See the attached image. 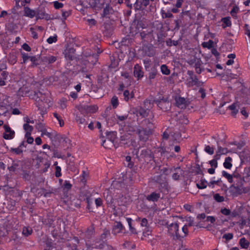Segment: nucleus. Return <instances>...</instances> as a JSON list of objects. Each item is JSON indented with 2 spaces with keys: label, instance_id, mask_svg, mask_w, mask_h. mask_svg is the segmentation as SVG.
Returning <instances> with one entry per match:
<instances>
[{
  "label": "nucleus",
  "instance_id": "f257e3e1",
  "mask_svg": "<svg viewBox=\"0 0 250 250\" xmlns=\"http://www.w3.org/2000/svg\"><path fill=\"white\" fill-rule=\"evenodd\" d=\"M129 131H136L138 136L139 140L143 143H146L149 139L150 135L152 134V130L149 127H144L141 126H136L135 127L130 126L129 127Z\"/></svg>",
  "mask_w": 250,
  "mask_h": 250
},
{
  "label": "nucleus",
  "instance_id": "f03ea898",
  "mask_svg": "<svg viewBox=\"0 0 250 250\" xmlns=\"http://www.w3.org/2000/svg\"><path fill=\"white\" fill-rule=\"evenodd\" d=\"M230 192L233 196H237L241 194L244 192L243 187V180L241 179V181L235 184L232 185L230 187Z\"/></svg>",
  "mask_w": 250,
  "mask_h": 250
},
{
  "label": "nucleus",
  "instance_id": "7ed1b4c3",
  "mask_svg": "<svg viewBox=\"0 0 250 250\" xmlns=\"http://www.w3.org/2000/svg\"><path fill=\"white\" fill-rule=\"evenodd\" d=\"M33 98L35 99L37 103H39V102L41 101L44 103L48 104L50 102L49 93H42L40 91L35 92Z\"/></svg>",
  "mask_w": 250,
  "mask_h": 250
},
{
  "label": "nucleus",
  "instance_id": "20e7f679",
  "mask_svg": "<svg viewBox=\"0 0 250 250\" xmlns=\"http://www.w3.org/2000/svg\"><path fill=\"white\" fill-rule=\"evenodd\" d=\"M142 51L143 56L153 57L155 54L154 47L151 44L144 45Z\"/></svg>",
  "mask_w": 250,
  "mask_h": 250
},
{
  "label": "nucleus",
  "instance_id": "39448f33",
  "mask_svg": "<svg viewBox=\"0 0 250 250\" xmlns=\"http://www.w3.org/2000/svg\"><path fill=\"white\" fill-rule=\"evenodd\" d=\"M86 246L87 249H103V250H114V248L111 246L106 244L104 242H100L99 244L95 242V243L92 244V246L86 243Z\"/></svg>",
  "mask_w": 250,
  "mask_h": 250
},
{
  "label": "nucleus",
  "instance_id": "423d86ee",
  "mask_svg": "<svg viewBox=\"0 0 250 250\" xmlns=\"http://www.w3.org/2000/svg\"><path fill=\"white\" fill-rule=\"evenodd\" d=\"M155 103L158 107L164 111H167L170 109L171 104L167 98H162L160 100L156 101Z\"/></svg>",
  "mask_w": 250,
  "mask_h": 250
},
{
  "label": "nucleus",
  "instance_id": "0eeeda50",
  "mask_svg": "<svg viewBox=\"0 0 250 250\" xmlns=\"http://www.w3.org/2000/svg\"><path fill=\"white\" fill-rule=\"evenodd\" d=\"M176 105L181 109L186 108L188 105L189 102L185 98L179 96L175 98Z\"/></svg>",
  "mask_w": 250,
  "mask_h": 250
},
{
  "label": "nucleus",
  "instance_id": "6e6552de",
  "mask_svg": "<svg viewBox=\"0 0 250 250\" xmlns=\"http://www.w3.org/2000/svg\"><path fill=\"white\" fill-rule=\"evenodd\" d=\"M79 110L81 112L85 113H95L98 110V107L95 105L81 104Z\"/></svg>",
  "mask_w": 250,
  "mask_h": 250
},
{
  "label": "nucleus",
  "instance_id": "1a4fd4ad",
  "mask_svg": "<svg viewBox=\"0 0 250 250\" xmlns=\"http://www.w3.org/2000/svg\"><path fill=\"white\" fill-rule=\"evenodd\" d=\"M124 230H125V228L121 222H115L112 228V233L117 235Z\"/></svg>",
  "mask_w": 250,
  "mask_h": 250
},
{
  "label": "nucleus",
  "instance_id": "9d476101",
  "mask_svg": "<svg viewBox=\"0 0 250 250\" xmlns=\"http://www.w3.org/2000/svg\"><path fill=\"white\" fill-rule=\"evenodd\" d=\"M104 4V2L101 0H89V5L96 10L102 9Z\"/></svg>",
  "mask_w": 250,
  "mask_h": 250
},
{
  "label": "nucleus",
  "instance_id": "9b49d317",
  "mask_svg": "<svg viewBox=\"0 0 250 250\" xmlns=\"http://www.w3.org/2000/svg\"><path fill=\"white\" fill-rule=\"evenodd\" d=\"M160 198V193L154 191L148 195L146 197V199L149 202H157Z\"/></svg>",
  "mask_w": 250,
  "mask_h": 250
},
{
  "label": "nucleus",
  "instance_id": "f8f14e48",
  "mask_svg": "<svg viewBox=\"0 0 250 250\" xmlns=\"http://www.w3.org/2000/svg\"><path fill=\"white\" fill-rule=\"evenodd\" d=\"M168 230L169 233L172 235L176 236L178 235L179 226L177 223H171L168 227Z\"/></svg>",
  "mask_w": 250,
  "mask_h": 250
},
{
  "label": "nucleus",
  "instance_id": "ddd939ff",
  "mask_svg": "<svg viewBox=\"0 0 250 250\" xmlns=\"http://www.w3.org/2000/svg\"><path fill=\"white\" fill-rule=\"evenodd\" d=\"M134 75L138 79L142 78L144 76L142 67L138 64H136L134 66Z\"/></svg>",
  "mask_w": 250,
  "mask_h": 250
},
{
  "label": "nucleus",
  "instance_id": "4468645a",
  "mask_svg": "<svg viewBox=\"0 0 250 250\" xmlns=\"http://www.w3.org/2000/svg\"><path fill=\"white\" fill-rule=\"evenodd\" d=\"M189 81L188 82V85L189 86H192L196 85L198 87H200L203 85V82L199 81L197 78V76H193L192 77L189 78Z\"/></svg>",
  "mask_w": 250,
  "mask_h": 250
},
{
  "label": "nucleus",
  "instance_id": "2eb2a0df",
  "mask_svg": "<svg viewBox=\"0 0 250 250\" xmlns=\"http://www.w3.org/2000/svg\"><path fill=\"white\" fill-rule=\"evenodd\" d=\"M37 14V11L31 9L29 7H24V16L30 18H33L36 17Z\"/></svg>",
  "mask_w": 250,
  "mask_h": 250
},
{
  "label": "nucleus",
  "instance_id": "dca6fc26",
  "mask_svg": "<svg viewBox=\"0 0 250 250\" xmlns=\"http://www.w3.org/2000/svg\"><path fill=\"white\" fill-rule=\"evenodd\" d=\"M114 10L111 6L107 3L106 6L104 8L102 16L104 17H108L109 16L113 13Z\"/></svg>",
  "mask_w": 250,
  "mask_h": 250
},
{
  "label": "nucleus",
  "instance_id": "f3484780",
  "mask_svg": "<svg viewBox=\"0 0 250 250\" xmlns=\"http://www.w3.org/2000/svg\"><path fill=\"white\" fill-rule=\"evenodd\" d=\"M107 139L111 145H113V143L117 138L116 132H108L106 133Z\"/></svg>",
  "mask_w": 250,
  "mask_h": 250
},
{
  "label": "nucleus",
  "instance_id": "a211bd4d",
  "mask_svg": "<svg viewBox=\"0 0 250 250\" xmlns=\"http://www.w3.org/2000/svg\"><path fill=\"white\" fill-rule=\"evenodd\" d=\"M229 150L227 148L222 147L221 146H218V149L216 152L215 157L219 159L221 155H225L229 152Z\"/></svg>",
  "mask_w": 250,
  "mask_h": 250
},
{
  "label": "nucleus",
  "instance_id": "6ab92c4d",
  "mask_svg": "<svg viewBox=\"0 0 250 250\" xmlns=\"http://www.w3.org/2000/svg\"><path fill=\"white\" fill-rule=\"evenodd\" d=\"M174 172L172 174V177L174 180L180 179V176L183 174V170L180 167L174 168Z\"/></svg>",
  "mask_w": 250,
  "mask_h": 250
},
{
  "label": "nucleus",
  "instance_id": "aec40b11",
  "mask_svg": "<svg viewBox=\"0 0 250 250\" xmlns=\"http://www.w3.org/2000/svg\"><path fill=\"white\" fill-rule=\"evenodd\" d=\"M37 14L36 15V17L37 19H47L49 15L45 13V12L41 11L39 9H37Z\"/></svg>",
  "mask_w": 250,
  "mask_h": 250
},
{
  "label": "nucleus",
  "instance_id": "412c9836",
  "mask_svg": "<svg viewBox=\"0 0 250 250\" xmlns=\"http://www.w3.org/2000/svg\"><path fill=\"white\" fill-rule=\"evenodd\" d=\"M33 229L30 227H24L22 228V234L25 237H28L31 235Z\"/></svg>",
  "mask_w": 250,
  "mask_h": 250
},
{
  "label": "nucleus",
  "instance_id": "4be33fe9",
  "mask_svg": "<svg viewBox=\"0 0 250 250\" xmlns=\"http://www.w3.org/2000/svg\"><path fill=\"white\" fill-rule=\"evenodd\" d=\"M56 57L54 56H46L42 58V61L48 64L54 62L56 61Z\"/></svg>",
  "mask_w": 250,
  "mask_h": 250
},
{
  "label": "nucleus",
  "instance_id": "5701e85b",
  "mask_svg": "<svg viewBox=\"0 0 250 250\" xmlns=\"http://www.w3.org/2000/svg\"><path fill=\"white\" fill-rule=\"evenodd\" d=\"M240 246L242 248L247 249L250 246V242L245 238H241L239 242Z\"/></svg>",
  "mask_w": 250,
  "mask_h": 250
},
{
  "label": "nucleus",
  "instance_id": "b1692460",
  "mask_svg": "<svg viewBox=\"0 0 250 250\" xmlns=\"http://www.w3.org/2000/svg\"><path fill=\"white\" fill-rule=\"evenodd\" d=\"M220 212L223 215H226V216L230 215L231 217H235L236 215V214L235 213H234V212L231 213L230 209H228L225 208H221Z\"/></svg>",
  "mask_w": 250,
  "mask_h": 250
},
{
  "label": "nucleus",
  "instance_id": "393cba45",
  "mask_svg": "<svg viewBox=\"0 0 250 250\" xmlns=\"http://www.w3.org/2000/svg\"><path fill=\"white\" fill-rule=\"evenodd\" d=\"M137 112V115L138 116H140L142 117H147L148 115L147 110L142 107L139 108Z\"/></svg>",
  "mask_w": 250,
  "mask_h": 250
},
{
  "label": "nucleus",
  "instance_id": "a878e982",
  "mask_svg": "<svg viewBox=\"0 0 250 250\" xmlns=\"http://www.w3.org/2000/svg\"><path fill=\"white\" fill-rule=\"evenodd\" d=\"M232 159L230 157H228L225 159V162L223 164L224 167L227 169H230L232 167L231 161Z\"/></svg>",
  "mask_w": 250,
  "mask_h": 250
},
{
  "label": "nucleus",
  "instance_id": "bb28decb",
  "mask_svg": "<svg viewBox=\"0 0 250 250\" xmlns=\"http://www.w3.org/2000/svg\"><path fill=\"white\" fill-rule=\"evenodd\" d=\"M23 127V129L26 131L25 134L31 135V132L33 130V127L28 124H24Z\"/></svg>",
  "mask_w": 250,
  "mask_h": 250
},
{
  "label": "nucleus",
  "instance_id": "cd10ccee",
  "mask_svg": "<svg viewBox=\"0 0 250 250\" xmlns=\"http://www.w3.org/2000/svg\"><path fill=\"white\" fill-rule=\"evenodd\" d=\"M222 176L225 177L228 181V182L230 183H232L233 182V176L229 173H228L227 171L223 170L222 172Z\"/></svg>",
  "mask_w": 250,
  "mask_h": 250
},
{
  "label": "nucleus",
  "instance_id": "c85d7f7f",
  "mask_svg": "<svg viewBox=\"0 0 250 250\" xmlns=\"http://www.w3.org/2000/svg\"><path fill=\"white\" fill-rule=\"evenodd\" d=\"M237 104L235 103H233L231 105L229 106V108L230 110L232 111L231 112V115L232 116H235L237 112H238V109H237Z\"/></svg>",
  "mask_w": 250,
  "mask_h": 250
},
{
  "label": "nucleus",
  "instance_id": "c756f323",
  "mask_svg": "<svg viewBox=\"0 0 250 250\" xmlns=\"http://www.w3.org/2000/svg\"><path fill=\"white\" fill-rule=\"evenodd\" d=\"M161 14L163 19L170 18L173 17L172 14L170 12L168 11L166 12L164 9H161Z\"/></svg>",
  "mask_w": 250,
  "mask_h": 250
},
{
  "label": "nucleus",
  "instance_id": "7c9ffc66",
  "mask_svg": "<svg viewBox=\"0 0 250 250\" xmlns=\"http://www.w3.org/2000/svg\"><path fill=\"white\" fill-rule=\"evenodd\" d=\"M208 183L205 180H201L197 184V187L199 189H204L208 186Z\"/></svg>",
  "mask_w": 250,
  "mask_h": 250
},
{
  "label": "nucleus",
  "instance_id": "2f4dec72",
  "mask_svg": "<svg viewBox=\"0 0 250 250\" xmlns=\"http://www.w3.org/2000/svg\"><path fill=\"white\" fill-rule=\"evenodd\" d=\"M220 159L218 157H216L215 155L214 156V158L212 160L209 162V164H210L211 167L216 168L218 166L217 160Z\"/></svg>",
  "mask_w": 250,
  "mask_h": 250
},
{
  "label": "nucleus",
  "instance_id": "473e14b6",
  "mask_svg": "<svg viewBox=\"0 0 250 250\" xmlns=\"http://www.w3.org/2000/svg\"><path fill=\"white\" fill-rule=\"evenodd\" d=\"M161 71L163 74L168 75L170 74V70L166 64H163L161 66Z\"/></svg>",
  "mask_w": 250,
  "mask_h": 250
},
{
  "label": "nucleus",
  "instance_id": "72a5a7b5",
  "mask_svg": "<svg viewBox=\"0 0 250 250\" xmlns=\"http://www.w3.org/2000/svg\"><path fill=\"white\" fill-rule=\"evenodd\" d=\"M105 200H106L107 204L108 205V206H110L112 208H115V206L114 205H112V204L114 201V199L111 196H110V195L108 196L107 195L105 197Z\"/></svg>",
  "mask_w": 250,
  "mask_h": 250
},
{
  "label": "nucleus",
  "instance_id": "f704fd0d",
  "mask_svg": "<svg viewBox=\"0 0 250 250\" xmlns=\"http://www.w3.org/2000/svg\"><path fill=\"white\" fill-rule=\"evenodd\" d=\"M15 136L14 131L9 133H5L3 134V138L6 140H10L13 139Z\"/></svg>",
  "mask_w": 250,
  "mask_h": 250
},
{
  "label": "nucleus",
  "instance_id": "c9c22d12",
  "mask_svg": "<svg viewBox=\"0 0 250 250\" xmlns=\"http://www.w3.org/2000/svg\"><path fill=\"white\" fill-rule=\"evenodd\" d=\"M213 198L217 202H222L224 201V197L221 196L219 193H216L214 195Z\"/></svg>",
  "mask_w": 250,
  "mask_h": 250
},
{
  "label": "nucleus",
  "instance_id": "e433bc0d",
  "mask_svg": "<svg viewBox=\"0 0 250 250\" xmlns=\"http://www.w3.org/2000/svg\"><path fill=\"white\" fill-rule=\"evenodd\" d=\"M166 44L168 46H171L172 45L177 46L178 44V41H173L170 39H169L166 41Z\"/></svg>",
  "mask_w": 250,
  "mask_h": 250
},
{
  "label": "nucleus",
  "instance_id": "4c0bfd02",
  "mask_svg": "<svg viewBox=\"0 0 250 250\" xmlns=\"http://www.w3.org/2000/svg\"><path fill=\"white\" fill-rule=\"evenodd\" d=\"M111 103L113 108H116L118 105V99L116 96H113L111 100Z\"/></svg>",
  "mask_w": 250,
  "mask_h": 250
},
{
  "label": "nucleus",
  "instance_id": "58836bf2",
  "mask_svg": "<svg viewBox=\"0 0 250 250\" xmlns=\"http://www.w3.org/2000/svg\"><path fill=\"white\" fill-rule=\"evenodd\" d=\"M45 135L48 138L52 139L53 137V133L48 132L46 128H45L42 132V136Z\"/></svg>",
  "mask_w": 250,
  "mask_h": 250
},
{
  "label": "nucleus",
  "instance_id": "ea45409f",
  "mask_svg": "<svg viewBox=\"0 0 250 250\" xmlns=\"http://www.w3.org/2000/svg\"><path fill=\"white\" fill-rule=\"evenodd\" d=\"M53 115L58 121L60 126L62 127L63 126L64 122L63 120L62 119V118L57 113H54Z\"/></svg>",
  "mask_w": 250,
  "mask_h": 250
},
{
  "label": "nucleus",
  "instance_id": "a19ab883",
  "mask_svg": "<svg viewBox=\"0 0 250 250\" xmlns=\"http://www.w3.org/2000/svg\"><path fill=\"white\" fill-rule=\"evenodd\" d=\"M36 128L39 131L42 132L46 127L44 124L42 123H39L36 125Z\"/></svg>",
  "mask_w": 250,
  "mask_h": 250
},
{
  "label": "nucleus",
  "instance_id": "79ce46f5",
  "mask_svg": "<svg viewBox=\"0 0 250 250\" xmlns=\"http://www.w3.org/2000/svg\"><path fill=\"white\" fill-rule=\"evenodd\" d=\"M157 74V71L156 69H153L149 73L148 78L150 80L154 79Z\"/></svg>",
  "mask_w": 250,
  "mask_h": 250
},
{
  "label": "nucleus",
  "instance_id": "37998d69",
  "mask_svg": "<svg viewBox=\"0 0 250 250\" xmlns=\"http://www.w3.org/2000/svg\"><path fill=\"white\" fill-rule=\"evenodd\" d=\"M205 151L209 155H212L214 153V148L209 146H205Z\"/></svg>",
  "mask_w": 250,
  "mask_h": 250
},
{
  "label": "nucleus",
  "instance_id": "c03bdc74",
  "mask_svg": "<svg viewBox=\"0 0 250 250\" xmlns=\"http://www.w3.org/2000/svg\"><path fill=\"white\" fill-rule=\"evenodd\" d=\"M233 238V234L232 233H226L223 236V238L225 239L226 241H229Z\"/></svg>",
  "mask_w": 250,
  "mask_h": 250
},
{
  "label": "nucleus",
  "instance_id": "a18cd8bd",
  "mask_svg": "<svg viewBox=\"0 0 250 250\" xmlns=\"http://www.w3.org/2000/svg\"><path fill=\"white\" fill-rule=\"evenodd\" d=\"M221 182V179H219L217 180H212L210 182H209L208 184V186L209 187H213V185L214 184L219 185L220 183Z\"/></svg>",
  "mask_w": 250,
  "mask_h": 250
},
{
  "label": "nucleus",
  "instance_id": "49530a36",
  "mask_svg": "<svg viewBox=\"0 0 250 250\" xmlns=\"http://www.w3.org/2000/svg\"><path fill=\"white\" fill-rule=\"evenodd\" d=\"M57 36L56 35L53 36H50L47 40V42L49 44H51L53 42H56L57 41Z\"/></svg>",
  "mask_w": 250,
  "mask_h": 250
},
{
  "label": "nucleus",
  "instance_id": "de8ad7c7",
  "mask_svg": "<svg viewBox=\"0 0 250 250\" xmlns=\"http://www.w3.org/2000/svg\"><path fill=\"white\" fill-rule=\"evenodd\" d=\"M250 224V220L247 219H242L241 222V226L240 228L241 229L243 228L245 226H249Z\"/></svg>",
  "mask_w": 250,
  "mask_h": 250
},
{
  "label": "nucleus",
  "instance_id": "09e8293b",
  "mask_svg": "<svg viewBox=\"0 0 250 250\" xmlns=\"http://www.w3.org/2000/svg\"><path fill=\"white\" fill-rule=\"evenodd\" d=\"M76 121L80 124L85 125L86 124V122L84 118L77 116L76 118Z\"/></svg>",
  "mask_w": 250,
  "mask_h": 250
},
{
  "label": "nucleus",
  "instance_id": "8fccbe9b",
  "mask_svg": "<svg viewBox=\"0 0 250 250\" xmlns=\"http://www.w3.org/2000/svg\"><path fill=\"white\" fill-rule=\"evenodd\" d=\"M151 32H145L142 31L140 33V36L142 40H145L146 38H147V36H149L151 35Z\"/></svg>",
  "mask_w": 250,
  "mask_h": 250
},
{
  "label": "nucleus",
  "instance_id": "3c124183",
  "mask_svg": "<svg viewBox=\"0 0 250 250\" xmlns=\"http://www.w3.org/2000/svg\"><path fill=\"white\" fill-rule=\"evenodd\" d=\"M149 4V0H142L141 1V5L139 8H145Z\"/></svg>",
  "mask_w": 250,
  "mask_h": 250
},
{
  "label": "nucleus",
  "instance_id": "603ef678",
  "mask_svg": "<svg viewBox=\"0 0 250 250\" xmlns=\"http://www.w3.org/2000/svg\"><path fill=\"white\" fill-rule=\"evenodd\" d=\"M54 220L53 218H48L47 219H46L45 221V222H46V224L49 227H54V225H53V222H54Z\"/></svg>",
  "mask_w": 250,
  "mask_h": 250
},
{
  "label": "nucleus",
  "instance_id": "864d4df0",
  "mask_svg": "<svg viewBox=\"0 0 250 250\" xmlns=\"http://www.w3.org/2000/svg\"><path fill=\"white\" fill-rule=\"evenodd\" d=\"M102 145L106 148H109L110 146H112L113 145H111L109 143V141L107 140H103V142L102 144Z\"/></svg>",
  "mask_w": 250,
  "mask_h": 250
},
{
  "label": "nucleus",
  "instance_id": "5fc2aeb1",
  "mask_svg": "<svg viewBox=\"0 0 250 250\" xmlns=\"http://www.w3.org/2000/svg\"><path fill=\"white\" fill-rule=\"evenodd\" d=\"M54 6L55 8L58 9L63 7V4L61 2H59L58 1H55L53 2Z\"/></svg>",
  "mask_w": 250,
  "mask_h": 250
},
{
  "label": "nucleus",
  "instance_id": "6e6d98bb",
  "mask_svg": "<svg viewBox=\"0 0 250 250\" xmlns=\"http://www.w3.org/2000/svg\"><path fill=\"white\" fill-rule=\"evenodd\" d=\"M62 17L64 20H65L71 14L70 11H64L63 10H62Z\"/></svg>",
  "mask_w": 250,
  "mask_h": 250
},
{
  "label": "nucleus",
  "instance_id": "4d7b16f0",
  "mask_svg": "<svg viewBox=\"0 0 250 250\" xmlns=\"http://www.w3.org/2000/svg\"><path fill=\"white\" fill-rule=\"evenodd\" d=\"M63 186L64 188L66 189L67 190H69L71 189L72 187V185L70 183L69 181H65Z\"/></svg>",
  "mask_w": 250,
  "mask_h": 250
},
{
  "label": "nucleus",
  "instance_id": "13d9d810",
  "mask_svg": "<svg viewBox=\"0 0 250 250\" xmlns=\"http://www.w3.org/2000/svg\"><path fill=\"white\" fill-rule=\"evenodd\" d=\"M95 202L97 208L102 206L103 205V201L100 198H96L95 200Z\"/></svg>",
  "mask_w": 250,
  "mask_h": 250
},
{
  "label": "nucleus",
  "instance_id": "bf43d9fd",
  "mask_svg": "<svg viewBox=\"0 0 250 250\" xmlns=\"http://www.w3.org/2000/svg\"><path fill=\"white\" fill-rule=\"evenodd\" d=\"M61 175V168L59 166H57L56 167L55 176L56 177H59Z\"/></svg>",
  "mask_w": 250,
  "mask_h": 250
},
{
  "label": "nucleus",
  "instance_id": "052dcab7",
  "mask_svg": "<svg viewBox=\"0 0 250 250\" xmlns=\"http://www.w3.org/2000/svg\"><path fill=\"white\" fill-rule=\"evenodd\" d=\"M222 21L227 26H229L231 25V22L228 17L223 18Z\"/></svg>",
  "mask_w": 250,
  "mask_h": 250
},
{
  "label": "nucleus",
  "instance_id": "680f3d73",
  "mask_svg": "<svg viewBox=\"0 0 250 250\" xmlns=\"http://www.w3.org/2000/svg\"><path fill=\"white\" fill-rule=\"evenodd\" d=\"M25 137L27 139V142L29 144H31L32 143H33V141H34V139L33 137H32L31 136V135H28L27 134H25Z\"/></svg>",
  "mask_w": 250,
  "mask_h": 250
},
{
  "label": "nucleus",
  "instance_id": "e2e57ef3",
  "mask_svg": "<svg viewBox=\"0 0 250 250\" xmlns=\"http://www.w3.org/2000/svg\"><path fill=\"white\" fill-rule=\"evenodd\" d=\"M11 151L14 152L17 154H20L22 152V150L20 147L15 148H11Z\"/></svg>",
  "mask_w": 250,
  "mask_h": 250
},
{
  "label": "nucleus",
  "instance_id": "0e129e2a",
  "mask_svg": "<svg viewBox=\"0 0 250 250\" xmlns=\"http://www.w3.org/2000/svg\"><path fill=\"white\" fill-rule=\"evenodd\" d=\"M147 225H148L147 220L146 218H143L141 220V226L142 227H147Z\"/></svg>",
  "mask_w": 250,
  "mask_h": 250
},
{
  "label": "nucleus",
  "instance_id": "69168bd1",
  "mask_svg": "<svg viewBox=\"0 0 250 250\" xmlns=\"http://www.w3.org/2000/svg\"><path fill=\"white\" fill-rule=\"evenodd\" d=\"M30 56H28L27 54L25 53H22V57L23 59V63H25L28 59H30Z\"/></svg>",
  "mask_w": 250,
  "mask_h": 250
},
{
  "label": "nucleus",
  "instance_id": "338daca9",
  "mask_svg": "<svg viewBox=\"0 0 250 250\" xmlns=\"http://www.w3.org/2000/svg\"><path fill=\"white\" fill-rule=\"evenodd\" d=\"M7 76H8V72H7L6 71H3L0 73V77L1 78H2V79H3V80H6L7 77Z\"/></svg>",
  "mask_w": 250,
  "mask_h": 250
},
{
  "label": "nucleus",
  "instance_id": "774afa93",
  "mask_svg": "<svg viewBox=\"0 0 250 250\" xmlns=\"http://www.w3.org/2000/svg\"><path fill=\"white\" fill-rule=\"evenodd\" d=\"M22 48L26 51H30L31 50V47L26 43L22 45Z\"/></svg>",
  "mask_w": 250,
  "mask_h": 250
}]
</instances>
